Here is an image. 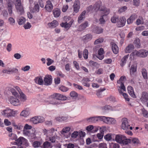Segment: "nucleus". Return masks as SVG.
Returning <instances> with one entry per match:
<instances>
[{"label":"nucleus","mask_w":148,"mask_h":148,"mask_svg":"<svg viewBox=\"0 0 148 148\" xmlns=\"http://www.w3.org/2000/svg\"><path fill=\"white\" fill-rule=\"evenodd\" d=\"M93 8L96 11L99 10L101 13L104 12L106 15H108L110 12V10L103 6H102L101 3L100 1L96 2L93 6Z\"/></svg>","instance_id":"1"},{"label":"nucleus","mask_w":148,"mask_h":148,"mask_svg":"<svg viewBox=\"0 0 148 148\" xmlns=\"http://www.w3.org/2000/svg\"><path fill=\"white\" fill-rule=\"evenodd\" d=\"M115 140L120 144L127 145L131 140L129 139H127L125 137L121 135H115Z\"/></svg>","instance_id":"2"},{"label":"nucleus","mask_w":148,"mask_h":148,"mask_svg":"<svg viewBox=\"0 0 148 148\" xmlns=\"http://www.w3.org/2000/svg\"><path fill=\"white\" fill-rule=\"evenodd\" d=\"M148 54V51L144 49H142L138 51L135 50L131 54V56H136L140 57H146Z\"/></svg>","instance_id":"3"},{"label":"nucleus","mask_w":148,"mask_h":148,"mask_svg":"<svg viewBox=\"0 0 148 148\" xmlns=\"http://www.w3.org/2000/svg\"><path fill=\"white\" fill-rule=\"evenodd\" d=\"M1 114L3 116H6L9 117L14 116V111L13 110L7 108L3 110L1 112Z\"/></svg>","instance_id":"4"},{"label":"nucleus","mask_w":148,"mask_h":148,"mask_svg":"<svg viewBox=\"0 0 148 148\" xmlns=\"http://www.w3.org/2000/svg\"><path fill=\"white\" fill-rule=\"evenodd\" d=\"M99 119L108 124L115 123L116 122V121L110 117H106L104 116H100Z\"/></svg>","instance_id":"5"},{"label":"nucleus","mask_w":148,"mask_h":148,"mask_svg":"<svg viewBox=\"0 0 148 148\" xmlns=\"http://www.w3.org/2000/svg\"><path fill=\"white\" fill-rule=\"evenodd\" d=\"M51 98L59 100H65L67 98L66 96L59 93H55L50 96Z\"/></svg>","instance_id":"6"},{"label":"nucleus","mask_w":148,"mask_h":148,"mask_svg":"<svg viewBox=\"0 0 148 148\" xmlns=\"http://www.w3.org/2000/svg\"><path fill=\"white\" fill-rule=\"evenodd\" d=\"M11 96L9 99V101L11 104L14 106H17L20 105V102L18 99V97Z\"/></svg>","instance_id":"7"},{"label":"nucleus","mask_w":148,"mask_h":148,"mask_svg":"<svg viewBox=\"0 0 148 148\" xmlns=\"http://www.w3.org/2000/svg\"><path fill=\"white\" fill-rule=\"evenodd\" d=\"M130 125L128 124V119L125 118L122 119V123L121 125V128L124 130H127L129 129Z\"/></svg>","instance_id":"8"},{"label":"nucleus","mask_w":148,"mask_h":148,"mask_svg":"<svg viewBox=\"0 0 148 148\" xmlns=\"http://www.w3.org/2000/svg\"><path fill=\"white\" fill-rule=\"evenodd\" d=\"M52 79L49 75H46L44 78V84L46 86L50 85L52 83Z\"/></svg>","instance_id":"9"},{"label":"nucleus","mask_w":148,"mask_h":148,"mask_svg":"<svg viewBox=\"0 0 148 148\" xmlns=\"http://www.w3.org/2000/svg\"><path fill=\"white\" fill-rule=\"evenodd\" d=\"M126 23V19L125 17H122L118 18V21L117 23V25L118 27H123Z\"/></svg>","instance_id":"10"},{"label":"nucleus","mask_w":148,"mask_h":148,"mask_svg":"<svg viewBox=\"0 0 148 148\" xmlns=\"http://www.w3.org/2000/svg\"><path fill=\"white\" fill-rule=\"evenodd\" d=\"M80 2L79 0H75L73 5L74 12L76 13H77L80 8Z\"/></svg>","instance_id":"11"},{"label":"nucleus","mask_w":148,"mask_h":148,"mask_svg":"<svg viewBox=\"0 0 148 148\" xmlns=\"http://www.w3.org/2000/svg\"><path fill=\"white\" fill-rule=\"evenodd\" d=\"M137 17V15L136 14L133 13L127 19V22L128 24L132 23Z\"/></svg>","instance_id":"12"},{"label":"nucleus","mask_w":148,"mask_h":148,"mask_svg":"<svg viewBox=\"0 0 148 148\" xmlns=\"http://www.w3.org/2000/svg\"><path fill=\"white\" fill-rule=\"evenodd\" d=\"M47 3L45 6V8L48 12H51L53 9V5L51 1H47Z\"/></svg>","instance_id":"13"},{"label":"nucleus","mask_w":148,"mask_h":148,"mask_svg":"<svg viewBox=\"0 0 148 148\" xmlns=\"http://www.w3.org/2000/svg\"><path fill=\"white\" fill-rule=\"evenodd\" d=\"M137 64H134L132 65L131 68L130 69V75L132 76H135V73L137 69Z\"/></svg>","instance_id":"14"},{"label":"nucleus","mask_w":148,"mask_h":148,"mask_svg":"<svg viewBox=\"0 0 148 148\" xmlns=\"http://www.w3.org/2000/svg\"><path fill=\"white\" fill-rule=\"evenodd\" d=\"M140 100L144 102L148 100V94L146 92H144L142 93Z\"/></svg>","instance_id":"15"},{"label":"nucleus","mask_w":148,"mask_h":148,"mask_svg":"<svg viewBox=\"0 0 148 148\" xmlns=\"http://www.w3.org/2000/svg\"><path fill=\"white\" fill-rule=\"evenodd\" d=\"M100 132L97 134V137L99 139H101L103 138L104 135V131L106 130V128L102 127L100 128Z\"/></svg>","instance_id":"16"},{"label":"nucleus","mask_w":148,"mask_h":148,"mask_svg":"<svg viewBox=\"0 0 148 148\" xmlns=\"http://www.w3.org/2000/svg\"><path fill=\"white\" fill-rule=\"evenodd\" d=\"M16 141L17 145H20L23 143H26L27 140L23 137H20Z\"/></svg>","instance_id":"17"},{"label":"nucleus","mask_w":148,"mask_h":148,"mask_svg":"<svg viewBox=\"0 0 148 148\" xmlns=\"http://www.w3.org/2000/svg\"><path fill=\"white\" fill-rule=\"evenodd\" d=\"M134 49V47L132 44H130L127 47L125 51L126 53H130Z\"/></svg>","instance_id":"18"},{"label":"nucleus","mask_w":148,"mask_h":148,"mask_svg":"<svg viewBox=\"0 0 148 148\" xmlns=\"http://www.w3.org/2000/svg\"><path fill=\"white\" fill-rule=\"evenodd\" d=\"M112 50L113 52L117 54L119 52V48L117 45L114 42H111Z\"/></svg>","instance_id":"19"},{"label":"nucleus","mask_w":148,"mask_h":148,"mask_svg":"<svg viewBox=\"0 0 148 148\" xmlns=\"http://www.w3.org/2000/svg\"><path fill=\"white\" fill-rule=\"evenodd\" d=\"M115 135L111 133L108 134L104 136V139L107 141H109L112 139L114 140Z\"/></svg>","instance_id":"20"},{"label":"nucleus","mask_w":148,"mask_h":148,"mask_svg":"<svg viewBox=\"0 0 148 148\" xmlns=\"http://www.w3.org/2000/svg\"><path fill=\"white\" fill-rule=\"evenodd\" d=\"M86 11L85 10L83 11L79 15L78 18V21L79 23H81L82 21L84 19L85 17Z\"/></svg>","instance_id":"21"},{"label":"nucleus","mask_w":148,"mask_h":148,"mask_svg":"<svg viewBox=\"0 0 148 148\" xmlns=\"http://www.w3.org/2000/svg\"><path fill=\"white\" fill-rule=\"evenodd\" d=\"M13 4V3L12 1H9L8 2L7 5V6L8 9L9 13L10 14H12V9Z\"/></svg>","instance_id":"22"},{"label":"nucleus","mask_w":148,"mask_h":148,"mask_svg":"<svg viewBox=\"0 0 148 148\" xmlns=\"http://www.w3.org/2000/svg\"><path fill=\"white\" fill-rule=\"evenodd\" d=\"M128 92L130 95L133 98H136V96L134 94V90L133 88L130 86L127 88Z\"/></svg>","instance_id":"23"},{"label":"nucleus","mask_w":148,"mask_h":148,"mask_svg":"<svg viewBox=\"0 0 148 148\" xmlns=\"http://www.w3.org/2000/svg\"><path fill=\"white\" fill-rule=\"evenodd\" d=\"M93 31L95 33L99 34L103 32V29L100 27L96 26L94 28Z\"/></svg>","instance_id":"24"},{"label":"nucleus","mask_w":148,"mask_h":148,"mask_svg":"<svg viewBox=\"0 0 148 148\" xmlns=\"http://www.w3.org/2000/svg\"><path fill=\"white\" fill-rule=\"evenodd\" d=\"M34 80L36 83L39 85H42L44 84V81L41 77H37Z\"/></svg>","instance_id":"25"},{"label":"nucleus","mask_w":148,"mask_h":148,"mask_svg":"<svg viewBox=\"0 0 148 148\" xmlns=\"http://www.w3.org/2000/svg\"><path fill=\"white\" fill-rule=\"evenodd\" d=\"M100 116L92 117L87 119V120L89 122H95L98 121L99 119Z\"/></svg>","instance_id":"26"},{"label":"nucleus","mask_w":148,"mask_h":148,"mask_svg":"<svg viewBox=\"0 0 148 148\" xmlns=\"http://www.w3.org/2000/svg\"><path fill=\"white\" fill-rule=\"evenodd\" d=\"M58 25V22L56 20L53 21L51 23H48V25L51 28H54Z\"/></svg>","instance_id":"27"},{"label":"nucleus","mask_w":148,"mask_h":148,"mask_svg":"<svg viewBox=\"0 0 148 148\" xmlns=\"http://www.w3.org/2000/svg\"><path fill=\"white\" fill-rule=\"evenodd\" d=\"M82 81L84 86L87 87H89L90 86L89 84L88 83V82L90 81V80L89 78H84L83 79Z\"/></svg>","instance_id":"28"},{"label":"nucleus","mask_w":148,"mask_h":148,"mask_svg":"<svg viewBox=\"0 0 148 148\" xmlns=\"http://www.w3.org/2000/svg\"><path fill=\"white\" fill-rule=\"evenodd\" d=\"M53 14L55 17H58L60 14V11L58 8H56L53 11Z\"/></svg>","instance_id":"29"},{"label":"nucleus","mask_w":148,"mask_h":148,"mask_svg":"<svg viewBox=\"0 0 148 148\" xmlns=\"http://www.w3.org/2000/svg\"><path fill=\"white\" fill-rule=\"evenodd\" d=\"M88 23L86 21L84 23L81 24L79 26V29L80 31H82L84 30L88 26Z\"/></svg>","instance_id":"30"},{"label":"nucleus","mask_w":148,"mask_h":148,"mask_svg":"<svg viewBox=\"0 0 148 148\" xmlns=\"http://www.w3.org/2000/svg\"><path fill=\"white\" fill-rule=\"evenodd\" d=\"M129 55L125 56L121 59V66H123L126 63L127 59L128 58Z\"/></svg>","instance_id":"31"},{"label":"nucleus","mask_w":148,"mask_h":148,"mask_svg":"<svg viewBox=\"0 0 148 148\" xmlns=\"http://www.w3.org/2000/svg\"><path fill=\"white\" fill-rule=\"evenodd\" d=\"M92 38V36L90 34H87L83 36L82 38L83 40L84 41H86L91 40Z\"/></svg>","instance_id":"32"},{"label":"nucleus","mask_w":148,"mask_h":148,"mask_svg":"<svg viewBox=\"0 0 148 148\" xmlns=\"http://www.w3.org/2000/svg\"><path fill=\"white\" fill-rule=\"evenodd\" d=\"M101 13L103 15L101 16V17L100 18L99 20L100 23L101 24H103L105 22L104 18H105V17H106V16L107 15H106V13L104 12H102V13Z\"/></svg>","instance_id":"33"},{"label":"nucleus","mask_w":148,"mask_h":148,"mask_svg":"<svg viewBox=\"0 0 148 148\" xmlns=\"http://www.w3.org/2000/svg\"><path fill=\"white\" fill-rule=\"evenodd\" d=\"M20 99L22 101H25L27 99L25 95L22 92H20Z\"/></svg>","instance_id":"34"},{"label":"nucleus","mask_w":148,"mask_h":148,"mask_svg":"<svg viewBox=\"0 0 148 148\" xmlns=\"http://www.w3.org/2000/svg\"><path fill=\"white\" fill-rule=\"evenodd\" d=\"M38 116H34L30 119L31 121L34 124H37L38 123Z\"/></svg>","instance_id":"35"},{"label":"nucleus","mask_w":148,"mask_h":148,"mask_svg":"<svg viewBox=\"0 0 148 148\" xmlns=\"http://www.w3.org/2000/svg\"><path fill=\"white\" fill-rule=\"evenodd\" d=\"M9 91H10L15 97H18V93L13 88H9L8 89Z\"/></svg>","instance_id":"36"},{"label":"nucleus","mask_w":148,"mask_h":148,"mask_svg":"<svg viewBox=\"0 0 148 148\" xmlns=\"http://www.w3.org/2000/svg\"><path fill=\"white\" fill-rule=\"evenodd\" d=\"M121 89L123 90V91H125V86L123 83H121L120 85V89H119L118 90L119 93L121 94H123V92L121 90Z\"/></svg>","instance_id":"37"},{"label":"nucleus","mask_w":148,"mask_h":148,"mask_svg":"<svg viewBox=\"0 0 148 148\" xmlns=\"http://www.w3.org/2000/svg\"><path fill=\"white\" fill-rule=\"evenodd\" d=\"M29 113L28 111L24 110L22 111L20 114V115L25 117H27L29 115Z\"/></svg>","instance_id":"38"},{"label":"nucleus","mask_w":148,"mask_h":148,"mask_svg":"<svg viewBox=\"0 0 148 148\" xmlns=\"http://www.w3.org/2000/svg\"><path fill=\"white\" fill-rule=\"evenodd\" d=\"M51 143L48 141H47L45 142L43 144V148H49L51 146Z\"/></svg>","instance_id":"39"},{"label":"nucleus","mask_w":148,"mask_h":148,"mask_svg":"<svg viewBox=\"0 0 148 148\" xmlns=\"http://www.w3.org/2000/svg\"><path fill=\"white\" fill-rule=\"evenodd\" d=\"M131 140V142H129V143H132L135 144H137L139 142L138 139L136 138H134L132 139H129Z\"/></svg>","instance_id":"40"},{"label":"nucleus","mask_w":148,"mask_h":148,"mask_svg":"<svg viewBox=\"0 0 148 148\" xmlns=\"http://www.w3.org/2000/svg\"><path fill=\"white\" fill-rule=\"evenodd\" d=\"M119 145L117 143H112L110 144L109 148H119Z\"/></svg>","instance_id":"41"},{"label":"nucleus","mask_w":148,"mask_h":148,"mask_svg":"<svg viewBox=\"0 0 148 148\" xmlns=\"http://www.w3.org/2000/svg\"><path fill=\"white\" fill-rule=\"evenodd\" d=\"M16 8L18 12H20L21 13H22L23 12V9L22 5H18L16 6Z\"/></svg>","instance_id":"42"},{"label":"nucleus","mask_w":148,"mask_h":148,"mask_svg":"<svg viewBox=\"0 0 148 148\" xmlns=\"http://www.w3.org/2000/svg\"><path fill=\"white\" fill-rule=\"evenodd\" d=\"M134 43L136 45V46L137 48H140V40L139 39L136 38L134 41Z\"/></svg>","instance_id":"43"},{"label":"nucleus","mask_w":148,"mask_h":148,"mask_svg":"<svg viewBox=\"0 0 148 148\" xmlns=\"http://www.w3.org/2000/svg\"><path fill=\"white\" fill-rule=\"evenodd\" d=\"M142 74L143 77L145 79L147 78V73L145 69H143L142 71Z\"/></svg>","instance_id":"44"},{"label":"nucleus","mask_w":148,"mask_h":148,"mask_svg":"<svg viewBox=\"0 0 148 148\" xmlns=\"http://www.w3.org/2000/svg\"><path fill=\"white\" fill-rule=\"evenodd\" d=\"M51 103L52 104L58 105L61 104V101L56 100L55 99H53L51 101Z\"/></svg>","instance_id":"45"},{"label":"nucleus","mask_w":148,"mask_h":148,"mask_svg":"<svg viewBox=\"0 0 148 148\" xmlns=\"http://www.w3.org/2000/svg\"><path fill=\"white\" fill-rule=\"evenodd\" d=\"M25 19L24 18L22 17L21 18H20L18 21V23L19 25H22L25 22Z\"/></svg>","instance_id":"46"},{"label":"nucleus","mask_w":148,"mask_h":148,"mask_svg":"<svg viewBox=\"0 0 148 148\" xmlns=\"http://www.w3.org/2000/svg\"><path fill=\"white\" fill-rule=\"evenodd\" d=\"M41 144V143L38 141H34L33 144V146L34 147H38Z\"/></svg>","instance_id":"47"},{"label":"nucleus","mask_w":148,"mask_h":148,"mask_svg":"<svg viewBox=\"0 0 148 148\" xmlns=\"http://www.w3.org/2000/svg\"><path fill=\"white\" fill-rule=\"evenodd\" d=\"M57 138V136H54L52 137H50L49 138V140L52 143H54L55 142L56 139Z\"/></svg>","instance_id":"48"},{"label":"nucleus","mask_w":148,"mask_h":148,"mask_svg":"<svg viewBox=\"0 0 148 148\" xmlns=\"http://www.w3.org/2000/svg\"><path fill=\"white\" fill-rule=\"evenodd\" d=\"M103 41V39L102 38H101L99 39L96 40L94 42V44L95 45H97L99 44H100Z\"/></svg>","instance_id":"49"},{"label":"nucleus","mask_w":148,"mask_h":148,"mask_svg":"<svg viewBox=\"0 0 148 148\" xmlns=\"http://www.w3.org/2000/svg\"><path fill=\"white\" fill-rule=\"evenodd\" d=\"M119 18L116 16H113L111 19V22L113 23H117V21H118Z\"/></svg>","instance_id":"50"},{"label":"nucleus","mask_w":148,"mask_h":148,"mask_svg":"<svg viewBox=\"0 0 148 148\" xmlns=\"http://www.w3.org/2000/svg\"><path fill=\"white\" fill-rule=\"evenodd\" d=\"M60 25L62 27H64L65 28H67L71 26V24H68L67 22L65 23H62L60 24Z\"/></svg>","instance_id":"51"},{"label":"nucleus","mask_w":148,"mask_h":148,"mask_svg":"<svg viewBox=\"0 0 148 148\" xmlns=\"http://www.w3.org/2000/svg\"><path fill=\"white\" fill-rule=\"evenodd\" d=\"M88 50L86 49H85L83 52V55L84 58L86 59H87L88 58Z\"/></svg>","instance_id":"52"},{"label":"nucleus","mask_w":148,"mask_h":148,"mask_svg":"<svg viewBox=\"0 0 148 148\" xmlns=\"http://www.w3.org/2000/svg\"><path fill=\"white\" fill-rule=\"evenodd\" d=\"M71 128L70 127H66L63 128L62 132L63 133H66L69 132Z\"/></svg>","instance_id":"53"},{"label":"nucleus","mask_w":148,"mask_h":148,"mask_svg":"<svg viewBox=\"0 0 148 148\" xmlns=\"http://www.w3.org/2000/svg\"><path fill=\"white\" fill-rule=\"evenodd\" d=\"M127 9V7L126 6H124L121 8L119 10V12L121 13L125 12Z\"/></svg>","instance_id":"54"},{"label":"nucleus","mask_w":148,"mask_h":148,"mask_svg":"<svg viewBox=\"0 0 148 148\" xmlns=\"http://www.w3.org/2000/svg\"><path fill=\"white\" fill-rule=\"evenodd\" d=\"M59 89L62 92H66L68 90V89L64 86H60L59 88Z\"/></svg>","instance_id":"55"},{"label":"nucleus","mask_w":148,"mask_h":148,"mask_svg":"<svg viewBox=\"0 0 148 148\" xmlns=\"http://www.w3.org/2000/svg\"><path fill=\"white\" fill-rule=\"evenodd\" d=\"M70 95L73 97H76L77 96V94L75 91H73L71 92Z\"/></svg>","instance_id":"56"},{"label":"nucleus","mask_w":148,"mask_h":148,"mask_svg":"<svg viewBox=\"0 0 148 148\" xmlns=\"http://www.w3.org/2000/svg\"><path fill=\"white\" fill-rule=\"evenodd\" d=\"M31 27V25L29 23L27 22V24L23 26L24 27L25 29H29Z\"/></svg>","instance_id":"57"},{"label":"nucleus","mask_w":148,"mask_h":148,"mask_svg":"<svg viewBox=\"0 0 148 148\" xmlns=\"http://www.w3.org/2000/svg\"><path fill=\"white\" fill-rule=\"evenodd\" d=\"M39 7L38 5V4H37L35 5L34 7V10H35L34 12H34L35 11L37 12H38L39 10Z\"/></svg>","instance_id":"58"},{"label":"nucleus","mask_w":148,"mask_h":148,"mask_svg":"<svg viewBox=\"0 0 148 148\" xmlns=\"http://www.w3.org/2000/svg\"><path fill=\"white\" fill-rule=\"evenodd\" d=\"M99 148H107L106 145L104 143H101L99 145Z\"/></svg>","instance_id":"59"},{"label":"nucleus","mask_w":148,"mask_h":148,"mask_svg":"<svg viewBox=\"0 0 148 148\" xmlns=\"http://www.w3.org/2000/svg\"><path fill=\"white\" fill-rule=\"evenodd\" d=\"M78 132L77 131L74 132L71 135V137L72 138H75L78 136Z\"/></svg>","instance_id":"60"},{"label":"nucleus","mask_w":148,"mask_h":148,"mask_svg":"<svg viewBox=\"0 0 148 148\" xmlns=\"http://www.w3.org/2000/svg\"><path fill=\"white\" fill-rule=\"evenodd\" d=\"M104 109L105 110H113V108L109 105H106L104 107Z\"/></svg>","instance_id":"61"},{"label":"nucleus","mask_w":148,"mask_h":148,"mask_svg":"<svg viewBox=\"0 0 148 148\" xmlns=\"http://www.w3.org/2000/svg\"><path fill=\"white\" fill-rule=\"evenodd\" d=\"M94 129L93 126L92 125H90L87 127L86 129L88 131H90Z\"/></svg>","instance_id":"62"},{"label":"nucleus","mask_w":148,"mask_h":148,"mask_svg":"<svg viewBox=\"0 0 148 148\" xmlns=\"http://www.w3.org/2000/svg\"><path fill=\"white\" fill-rule=\"evenodd\" d=\"M54 82L56 84H58L60 83V78L59 77H57L54 79Z\"/></svg>","instance_id":"63"},{"label":"nucleus","mask_w":148,"mask_h":148,"mask_svg":"<svg viewBox=\"0 0 148 148\" xmlns=\"http://www.w3.org/2000/svg\"><path fill=\"white\" fill-rule=\"evenodd\" d=\"M66 145L67 148H75V146L73 144L69 143Z\"/></svg>","instance_id":"64"}]
</instances>
